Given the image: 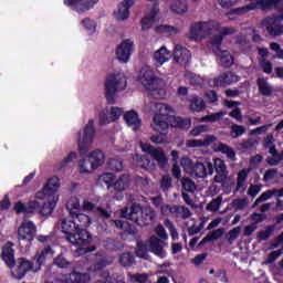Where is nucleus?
Instances as JSON below:
<instances>
[{
  "label": "nucleus",
  "instance_id": "6e6d98bb",
  "mask_svg": "<svg viewBox=\"0 0 283 283\" xmlns=\"http://www.w3.org/2000/svg\"><path fill=\"white\" fill-rule=\"evenodd\" d=\"M182 188L185 191H189L190 193H193L196 191V182L189 178H184L181 180Z\"/></svg>",
  "mask_w": 283,
  "mask_h": 283
},
{
  "label": "nucleus",
  "instance_id": "49530a36",
  "mask_svg": "<svg viewBox=\"0 0 283 283\" xmlns=\"http://www.w3.org/2000/svg\"><path fill=\"white\" fill-rule=\"evenodd\" d=\"M258 85H259V92H261L263 96H271L273 88H271V85H269V82H266V80L259 78Z\"/></svg>",
  "mask_w": 283,
  "mask_h": 283
},
{
  "label": "nucleus",
  "instance_id": "69168bd1",
  "mask_svg": "<svg viewBox=\"0 0 283 283\" xmlns=\"http://www.w3.org/2000/svg\"><path fill=\"white\" fill-rule=\"evenodd\" d=\"M209 130L208 125H199L190 130V136H200V134H205V132Z\"/></svg>",
  "mask_w": 283,
  "mask_h": 283
},
{
  "label": "nucleus",
  "instance_id": "b1692460",
  "mask_svg": "<svg viewBox=\"0 0 283 283\" xmlns=\"http://www.w3.org/2000/svg\"><path fill=\"white\" fill-rule=\"evenodd\" d=\"M1 258L3 262L7 264V266H14V243L7 242L2 247Z\"/></svg>",
  "mask_w": 283,
  "mask_h": 283
},
{
  "label": "nucleus",
  "instance_id": "0eeeda50",
  "mask_svg": "<svg viewBox=\"0 0 283 283\" xmlns=\"http://www.w3.org/2000/svg\"><path fill=\"white\" fill-rule=\"evenodd\" d=\"M9 269H11L13 280H23L28 273H39L41 271V266H36L34 262L27 258H18Z\"/></svg>",
  "mask_w": 283,
  "mask_h": 283
},
{
  "label": "nucleus",
  "instance_id": "ddd939ff",
  "mask_svg": "<svg viewBox=\"0 0 283 283\" xmlns=\"http://www.w3.org/2000/svg\"><path fill=\"white\" fill-rule=\"evenodd\" d=\"M101 0H64V6L72 8L77 14H85L94 10Z\"/></svg>",
  "mask_w": 283,
  "mask_h": 283
},
{
  "label": "nucleus",
  "instance_id": "58836bf2",
  "mask_svg": "<svg viewBox=\"0 0 283 283\" xmlns=\"http://www.w3.org/2000/svg\"><path fill=\"white\" fill-rule=\"evenodd\" d=\"M214 149L216 151H220L221 154H224V156H227V158H229L230 160H235V151L231 147L222 143H219V144H216Z\"/></svg>",
  "mask_w": 283,
  "mask_h": 283
},
{
  "label": "nucleus",
  "instance_id": "72a5a7b5",
  "mask_svg": "<svg viewBox=\"0 0 283 283\" xmlns=\"http://www.w3.org/2000/svg\"><path fill=\"white\" fill-rule=\"evenodd\" d=\"M167 120L168 125H171V127H182L184 129L191 127V119H181L180 117L174 116V114H171Z\"/></svg>",
  "mask_w": 283,
  "mask_h": 283
},
{
  "label": "nucleus",
  "instance_id": "bf43d9fd",
  "mask_svg": "<svg viewBox=\"0 0 283 283\" xmlns=\"http://www.w3.org/2000/svg\"><path fill=\"white\" fill-rule=\"evenodd\" d=\"M150 140L151 143H155V145H165V143H169L167 134L153 135L150 136Z\"/></svg>",
  "mask_w": 283,
  "mask_h": 283
},
{
  "label": "nucleus",
  "instance_id": "393cba45",
  "mask_svg": "<svg viewBox=\"0 0 283 283\" xmlns=\"http://www.w3.org/2000/svg\"><path fill=\"white\" fill-rule=\"evenodd\" d=\"M218 138L213 135H208L202 139H189L186 142V147L196 148V147H209L212 143H216Z\"/></svg>",
  "mask_w": 283,
  "mask_h": 283
},
{
  "label": "nucleus",
  "instance_id": "6e6552de",
  "mask_svg": "<svg viewBox=\"0 0 283 283\" xmlns=\"http://www.w3.org/2000/svg\"><path fill=\"white\" fill-rule=\"evenodd\" d=\"M281 1L282 0H251L250 4L234 9L229 13V15L247 14V12H251V10H258V8L260 10H273V8L277 10Z\"/></svg>",
  "mask_w": 283,
  "mask_h": 283
},
{
  "label": "nucleus",
  "instance_id": "2eb2a0df",
  "mask_svg": "<svg viewBox=\"0 0 283 283\" xmlns=\"http://www.w3.org/2000/svg\"><path fill=\"white\" fill-rule=\"evenodd\" d=\"M263 147L264 149H268L270 156L268 157V164L269 165H277L280 160H282V155L277 153V149L275 148V137L273 134H268L263 139Z\"/></svg>",
  "mask_w": 283,
  "mask_h": 283
},
{
  "label": "nucleus",
  "instance_id": "1a4fd4ad",
  "mask_svg": "<svg viewBox=\"0 0 283 283\" xmlns=\"http://www.w3.org/2000/svg\"><path fill=\"white\" fill-rule=\"evenodd\" d=\"M96 137V128L94 127V119H90L82 132L77 134V147L80 151H85L92 147L94 138Z\"/></svg>",
  "mask_w": 283,
  "mask_h": 283
},
{
  "label": "nucleus",
  "instance_id": "0e129e2a",
  "mask_svg": "<svg viewBox=\"0 0 283 283\" xmlns=\"http://www.w3.org/2000/svg\"><path fill=\"white\" fill-rule=\"evenodd\" d=\"M119 262L123 266H129L134 263V256L130 253H124L120 255Z\"/></svg>",
  "mask_w": 283,
  "mask_h": 283
},
{
  "label": "nucleus",
  "instance_id": "4be33fe9",
  "mask_svg": "<svg viewBox=\"0 0 283 283\" xmlns=\"http://www.w3.org/2000/svg\"><path fill=\"white\" fill-rule=\"evenodd\" d=\"M159 12L160 9L158 8V6H155L150 10H148L145 17L142 19V30H149V28H151V25L156 23Z\"/></svg>",
  "mask_w": 283,
  "mask_h": 283
},
{
  "label": "nucleus",
  "instance_id": "f257e3e1",
  "mask_svg": "<svg viewBox=\"0 0 283 283\" xmlns=\"http://www.w3.org/2000/svg\"><path fill=\"white\" fill-rule=\"evenodd\" d=\"M61 180L59 177H52L46 185L35 193V200H31L28 205V213H41V216H50L59 202V189Z\"/></svg>",
  "mask_w": 283,
  "mask_h": 283
},
{
  "label": "nucleus",
  "instance_id": "cd10ccee",
  "mask_svg": "<svg viewBox=\"0 0 283 283\" xmlns=\"http://www.w3.org/2000/svg\"><path fill=\"white\" fill-rule=\"evenodd\" d=\"M72 218L75 221V223L77 226V230L80 232L85 231V229H87V227H90L92 224V218H90V216H87L85 213L77 212Z\"/></svg>",
  "mask_w": 283,
  "mask_h": 283
},
{
  "label": "nucleus",
  "instance_id": "9d476101",
  "mask_svg": "<svg viewBox=\"0 0 283 283\" xmlns=\"http://www.w3.org/2000/svg\"><path fill=\"white\" fill-rule=\"evenodd\" d=\"M139 147L144 154H149V156L158 163L159 167H165L167 163H169V159L167 158V155H165V150L163 148H156L147 142H139Z\"/></svg>",
  "mask_w": 283,
  "mask_h": 283
},
{
  "label": "nucleus",
  "instance_id": "a878e982",
  "mask_svg": "<svg viewBox=\"0 0 283 283\" xmlns=\"http://www.w3.org/2000/svg\"><path fill=\"white\" fill-rule=\"evenodd\" d=\"M150 127L153 132H157V134H167V130L169 129V123L167 119L154 116L150 123Z\"/></svg>",
  "mask_w": 283,
  "mask_h": 283
},
{
  "label": "nucleus",
  "instance_id": "7c9ffc66",
  "mask_svg": "<svg viewBox=\"0 0 283 283\" xmlns=\"http://www.w3.org/2000/svg\"><path fill=\"white\" fill-rule=\"evenodd\" d=\"M206 107L207 104H205V99H202V97H199L198 95H192L189 98V109L191 112H205Z\"/></svg>",
  "mask_w": 283,
  "mask_h": 283
},
{
  "label": "nucleus",
  "instance_id": "4c0bfd02",
  "mask_svg": "<svg viewBox=\"0 0 283 283\" xmlns=\"http://www.w3.org/2000/svg\"><path fill=\"white\" fill-rule=\"evenodd\" d=\"M129 175H122L113 182V187L115 191H125L129 188Z\"/></svg>",
  "mask_w": 283,
  "mask_h": 283
},
{
  "label": "nucleus",
  "instance_id": "e433bc0d",
  "mask_svg": "<svg viewBox=\"0 0 283 283\" xmlns=\"http://www.w3.org/2000/svg\"><path fill=\"white\" fill-rule=\"evenodd\" d=\"M95 167L92 164L91 159L88 157L81 159L78 161V171L80 174L87 175V174H94Z\"/></svg>",
  "mask_w": 283,
  "mask_h": 283
},
{
  "label": "nucleus",
  "instance_id": "bb28decb",
  "mask_svg": "<svg viewBox=\"0 0 283 283\" xmlns=\"http://www.w3.org/2000/svg\"><path fill=\"white\" fill-rule=\"evenodd\" d=\"M170 11L174 14H187L189 11V4L187 3V0H172L170 2Z\"/></svg>",
  "mask_w": 283,
  "mask_h": 283
},
{
  "label": "nucleus",
  "instance_id": "f704fd0d",
  "mask_svg": "<svg viewBox=\"0 0 283 283\" xmlns=\"http://www.w3.org/2000/svg\"><path fill=\"white\" fill-rule=\"evenodd\" d=\"M80 25L83 28V30H85L86 34H96V30L98 28V24L95 22V20L91 18L82 19Z\"/></svg>",
  "mask_w": 283,
  "mask_h": 283
},
{
  "label": "nucleus",
  "instance_id": "de8ad7c7",
  "mask_svg": "<svg viewBox=\"0 0 283 283\" xmlns=\"http://www.w3.org/2000/svg\"><path fill=\"white\" fill-rule=\"evenodd\" d=\"M53 256H54V252L50 248L44 249L39 255L35 266H40V271H41V266H43V262H45L48 258H53Z\"/></svg>",
  "mask_w": 283,
  "mask_h": 283
},
{
  "label": "nucleus",
  "instance_id": "338daca9",
  "mask_svg": "<svg viewBox=\"0 0 283 283\" xmlns=\"http://www.w3.org/2000/svg\"><path fill=\"white\" fill-rule=\"evenodd\" d=\"M226 81V85H231L232 83H238L240 81V77L233 73H223V77Z\"/></svg>",
  "mask_w": 283,
  "mask_h": 283
},
{
  "label": "nucleus",
  "instance_id": "412c9836",
  "mask_svg": "<svg viewBox=\"0 0 283 283\" xmlns=\"http://www.w3.org/2000/svg\"><path fill=\"white\" fill-rule=\"evenodd\" d=\"M171 59V51L167 50V46H161L159 50L155 51L153 55V61L156 67H163Z\"/></svg>",
  "mask_w": 283,
  "mask_h": 283
},
{
  "label": "nucleus",
  "instance_id": "680f3d73",
  "mask_svg": "<svg viewBox=\"0 0 283 283\" xmlns=\"http://www.w3.org/2000/svg\"><path fill=\"white\" fill-rule=\"evenodd\" d=\"M220 205H222V197H217L207 206L208 211H218L220 209Z\"/></svg>",
  "mask_w": 283,
  "mask_h": 283
},
{
  "label": "nucleus",
  "instance_id": "dca6fc26",
  "mask_svg": "<svg viewBox=\"0 0 283 283\" xmlns=\"http://www.w3.org/2000/svg\"><path fill=\"white\" fill-rule=\"evenodd\" d=\"M36 237V224L30 220H24L18 228V240L32 242Z\"/></svg>",
  "mask_w": 283,
  "mask_h": 283
},
{
  "label": "nucleus",
  "instance_id": "4d7b16f0",
  "mask_svg": "<svg viewBox=\"0 0 283 283\" xmlns=\"http://www.w3.org/2000/svg\"><path fill=\"white\" fill-rule=\"evenodd\" d=\"M213 163H214V169H216L217 174L227 172V164H224V160H222L220 158H214Z\"/></svg>",
  "mask_w": 283,
  "mask_h": 283
},
{
  "label": "nucleus",
  "instance_id": "79ce46f5",
  "mask_svg": "<svg viewBox=\"0 0 283 283\" xmlns=\"http://www.w3.org/2000/svg\"><path fill=\"white\" fill-rule=\"evenodd\" d=\"M113 15L116 21H127L129 19V10L119 4L117 10L114 11Z\"/></svg>",
  "mask_w": 283,
  "mask_h": 283
},
{
  "label": "nucleus",
  "instance_id": "2f4dec72",
  "mask_svg": "<svg viewBox=\"0 0 283 283\" xmlns=\"http://www.w3.org/2000/svg\"><path fill=\"white\" fill-rule=\"evenodd\" d=\"M276 198H282L283 191H280V189H272L264 191L253 203V207H258L260 202H266V200H271V198L275 197Z\"/></svg>",
  "mask_w": 283,
  "mask_h": 283
},
{
  "label": "nucleus",
  "instance_id": "09e8293b",
  "mask_svg": "<svg viewBox=\"0 0 283 283\" xmlns=\"http://www.w3.org/2000/svg\"><path fill=\"white\" fill-rule=\"evenodd\" d=\"M155 30L156 32H159V34H178V29L167 24H159Z\"/></svg>",
  "mask_w": 283,
  "mask_h": 283
},
{
  "label": "nucleus",
  "instance_id": "a19ab883",
  "mask_svg": "<svg viewBox=\"0 0 283 283\" xmlns=\"http://www.w3.org/2000/svg\"><path fill=\"white\" fill-rule=\"evenodd\" d=\"M223 116H227V112L220 111L201 117L200 123H218V120H222Z\"/></svg>",
  "mask_w": 283,
  "mask_h": 283
},
{
  "label": "nucleus",
  "instance_id": "20e7f679",
  "mask_svg": "<svg viewBox=\"0 0 283 283\" xmlns=\"http://www.w3.org/2000/svg\"><path fill=\"white\" fill-rule=\"evenodd\" d=\"M127 87V77L120 71H112L106 74L104 80V95L107 103L116 101V94L125 91Z\"/></svg>",
  "mask_w": 283,
  "mask_h": 283
},
{
  "label": "nucleus",
  "instance_id": "f3484780",
  "mask_svg": "<svg viewBox=\"0 0 283 283\" xmlns=\"http://www.w3.org/2000/svg\"><path fill=\"white\" fill-rule=\"evenodd\" d=\"M120 116H123V108L116 106L104 108L99 113V123L101 125H109V123L118 120Z\"/></svg>",
  "mask_w": 283,
  "mask_h": 283
},
{
  "label": "nucleus",
  "instance_id": "aec40b11",
  "mask_svg": "<svg viewBox=\"0 0 283 283\" xmlns=\"http://www.w3.org/2000/svg\"><path fill=\"white\" fill-rule=\"evenodd\" d=\"M124 120L133 132H138V129L143 127V119H140V116L136 111L132 109L124 113Z\"/></svg>",
  "mask_w": 283,
  "mask_h": 283
},
{
  "label": "nucleus",
  "instance_id": "37998d69",
  "mask_svg": "<svg viewBox=\"0 0 283 283\" xmlns=\"http://www.w3.org/2000/svg\"><path fill=\"white\" fill-rule=\"evenodd\" d=\"M222 235H224V229L220 228L218 230H214L211 234H208L206 238H203L199 244L200 247H203V244H207V242L219 240V238H222Z\"/></svg>",
  "mask_w": 283,
  "mask_h": 283
},
{
  "label": "nucleus",
  "instance_id": "4468645a",
  "mask_svg": "<svg viewBox=\"0 0 283 283\" xmlns=\"http://www.w3.org/2000/svg\"><path fill=\"white\" fill-rule=\"evenodd\" d=\"M132 54H134V41L129 39L122 41L115 50V55L119 63H129Z\"/></svg>",
  "mask_w": 283,
  "mask_h": 283
},
{
  "label": "nucleus",
  "instance_id": "774afa93",
  "mask_svg": "<svg viewBox=\"0 0 283 283\" xmlns=\"http://www.w3.org/2000/svg\"><path fill=\"white\" fill-rule=\"evenodd\" d=\"M283 253V250H275L271 252L265 261V264H273L277 258H280Z\"/></svg>",
  "mask_w": 283,
  "mask_h": 283
},
{
  "label": "nucleus",
  "instance_id": "ea45409f",
  "mask_svg": "<svg viewBox=\"0 0 283 283\" xmlns=\"http://www.w3.org/2000/svg\"><path fill=\"white\" fill-rule=\"evenodd\" d=\"M133 160L135 165H137V167H142V169H151V159L147 156L135 155Z\"/></svg>",
  "mask_w": 283,
  "mask_h": 283
},
{
  "label": "nucleus",
  "instance_id": "5701e85b",
  "mask_svg": "<svg viewBox=\"0 0 283 283\" xmlns=\"http://www.w3.org/2000/svg\"><path fill=\"white\" fill-rule=\"evenodd\" d=\"M174 59L176 63L185 65L186 63H189V61H191V52L187 48L177 44L174 51Z\"/></svg>",
  "mask_w": 283,
  "mask_h": 283
},
{
  "label": "nucleus",
  "instance_id": "603ef678",
  "mask_svg": "<svg viewBox=\"0 0 283 283\" xmlns=\"http://www.w3.org/2000/svg\"><path fill=\"white\" fill-rule=\"evenodd\" d=\"M108 167L109 169H112V171H123V169L125 168L123 166V160L116 158H112L108 160Z\"/></svg>",
  "mask_w": 283,
  "mask_h": 283
},
{
  "label": "nucleus",
  "instance_id": "39448f33",
  "mask_svg": "<svg viewBox=\"0 0 283 283\" xmlns=\"http://www.w3.org/2000/svg\"><path fill=\"white\" fill-rule=\"evenodd\" d=\"M180 166L182 167L184 171L192 178H207V175L213 176V163L211 159L203 158L196 164L193 160L188 156H184L180 159Z\"/></svg>",
  "mask_w": 283,
  "mask_h": 283
},
{
  "label": "nucleus",
  "instance_id": "a18cd8bd",
  "mask_svg": "<svg viewBox=\"0 0 283 283\" xmlns=\"http://www.w3.org/2000/svg\"><path fill=\"white\" fill-rule=\"evenodd\" d=\"M114 174L112 172H106L99 176L98 182L99 185H106L107 189H112L114 187Z\"/></svg>",
  "mask_w": 283,
  "mask_h": 283
},
{
  "label": "nucleus",
  "instance_id": "f03ea898",
  "mask_svg": "<svg viewBox=\"0 0 283 283\" xmlns=\"http://www.w3.org/2000/svg\"><path fill=\"white\" fill-rule=\"evenodd\" d=\"M60 229L62 233L67 235L69 242L77 247L76 253L78 255H85V253H90L94 251V248L90 249L87 245L92 242V237L87 230H78V226L74 218H64L60 221Z\"/></svg>",
  "mask_w": 283,
  "mask_h": 283
},
{
  "label": "nucleus",
  "instance_id": "052dcab7",
  "mask_svg": "<svg viewBox=\"0 0 283 283\" xmlns=\"http://www.w3.org/2000/svg\"><path fill=\"white\" fill-rule=\"evenodd\" d=\"M242 229L240 227L233 228L232 230L229 231L228 233V241L230 244H233L235 240H238V235H240Z\"/></svg>",
  "mask_w": 283,
  "mask_h": 283
},
{
  "label": "nucleus",
  "instance_id": "8fccbe9b",
  "mask_svg": "<svg viewBox=\"0 0 283 283\" xmlns=\"http://www.w3.org/2000/svg\"><path fill=\"white\" fill-rule=\"evenodd\" d=\"M73 160H76V153H70L62 161L56 165L57 171L65 169L66 165H70Z\"/></svg>",
  "mask_w": 283,
  "mask_h": 283
},
{
  "label": "nucleus",
  "instance_id": "f8f14e48",
  "mask_svg": "<svg viewBox=\"0 0 283 283\" xmlns=\"http://www.w3.org/2000/svg\"><path fill=\"white\" fill-rule=\"evenodd\" d=\"M145 112H153L158 118L168 120L171 114H174V108L168 104L158 102H146Z\"/></svg>",
  "mask_w": 283,
  "mask_h": 283
},
{
  "label": "nucleus",
  "instance_id": "6ab92c4d",
  "mask_svg": "<svg viewBox=\"0 0 283 283\" xmlns=\"http://www.w3.org/2000/svg\"><path fill=\"white\" fill-rule=\"evenodd\" d=\"M165 247H167V242L158 239V237H151L149 239L148 249L150 253H154V255H157V258H167V251H165Z\"/></svg>",
  "mask_w": 283,
  "mask_h": 283
},
{
  "label": "nucleus",
  "instance_id": "423d86ee",
  "mask_svg": "<svg viewBox=\"0 0 283 283\" xmlns=\"http://www.w3.org/2000/svg\"><path fill=\"white\" fill-rule=\"evenodd\" d=\"M220 28H222V24H220L218 20L195 23L190 29V39H192V41H202V39L211 36L213 32H218Z\"/></svg>",
  "mask_w": 283,
  "mask_h": 283
},
{
  "label": "nucleus",
  "instance_id": "473e14b6",
  "mask_svg": "<svg viewBox=\"0 0 283 283\" xmlns=\"http://www.w3.org/2000/svg\"><path fill=\"white\" fill-rule=\"evenodd\" d=\"M87 157L92 161L95 169H98V167H103V165H105V153L102 150H94Z\"/></svg>",
  "mask_w": 283,
  "mask_h": 283
},
{
  "label": "nucleus",
  "instance_id": "13d9d810",
  "mask_svg": "<svg viewBox=\"0 0 283 283\" xmlns=\"http://www.w3.org/2000/svg\"><path fill=\"white\" fill-rule=\"evenodd\" d=\"M260 67L263 70L265 74H271L273 72V63L266 59L260 60Z\"/></svg>",
  "mask_w": 283,
  "mask_h": 283
},
{
  "label": "nucleus",
  "instance_id": "5fc2aeb1",
  "mask_svg": "<svg viewBox=\"0 0 283 283\" xmlns=\"http://www.w3.org/2000/svg\"><path fill=\"white\" fill-rule=\"evenodd\" d=\"M244 132H247V127L240 126V125H232L230 136L232 138H238L239 136H242V134H244Z\"/></svg>",
  "mask_w": 283,
  "mask_h": 283
},
{
  "label": "nucleus",
  "instance_id": "c03bdc74",
  "mask_svg": "<svg viewBox=\"0 0 283 283\" xmlns=\"http://www.w3.org/2000/svg\"><path fill=\"white\" fill-rule=\"evenodd\" d=\"M115 227L117 229H123L128 235H136V229L132 227L128 222L122 221V220H115L114 221Z\"/></svg>",
  "mask_w": 283,
  "mask_h": 283
},
{
  "label": "nucleus",
  "instance_id": "e2e57ef3",
  "mask_svg": "<svg viewBox=\"0 0 283 283\" xmlns=\"http://www.w3.org/2000/svg\"><path fill=\"white\" fill-rule=\"evenodd\" d=\"M260 191H262V185L251 184L250 187L248 188V196H250L251 198H255V196H258V193H260Z\"/></svg>",
  "mask_w": 283,
  "mask_h": 283
},
{
  "label": "nucleus",
  "instance_id": "864d4df0",
  "mask_svg": "<svg viewBox=\"0 0 283 283\" xmlns=\"http://www.w3.org/2000/svg\"><path fill=\"white\" fill-rule=\"evenodd\" d=\"M143 220L144 224H149V222H154L156 218V212L153 209H146L143 211Z\"/></svg>",
  "mask_w": 283,
  "mask_h": 283
},
{
  "label": "nucleus",
  "instance_id": "3c124183",
  "mask_svg": "<svg viewBox=\"0 0 283 283\" xmlns=\"http://www.w3.org/2000/svg\"><path fill=\"white\" fill-rule=\"evenodd\" d=\"M109 264H112V261L102 260L99 263L88 268V273H98L101 275V271H103L105 266H109Z\"/></svg>",
  "mask_w": 283,
  "mask_h": 283
},
{
  "label": "nucleus",
  "instance_id": "c756f323",
  "mask_svg": "<svg viewBox=\"0 0 283 283\" xmlns=\"http://www.w3.org/2000/svg\"><path fill=\"white\" fill-rule=\"evenodd\" d=\"M140 211H142L140 206L133 205L130 207V209L125 208L124 210H122V218H126L128 220H133L137 224H140L139 223V219H138V213H140Z\"/></svg>",
  "mask_w": 283,
  "mask_h": 283
},
{
  "label": "nucleus",
  "instance_id": "c9c22d12",
  "mask_svg": "<svg viewBox=\"0 0 283 283\" xmlns=\"http://www.w3.org/2000/svg\"><path fill=\"white\" fill-rule=\"evenodd\" d=\"M66 209L71 218H74L76 213L81 212V200L76 197H71L66 203Z\"/></svg>",
  "mask_w": 283,
  "mask_h": 283
},
{
  "label": "nucleus",
  "instance_id": "9b49d317",
  "mask_svg": "<svg viewBox=\"0 0 283 283\" xmlns=\"http://www.w3.org/2000/svg\"><path fill=\"white\" fill-rule=\"evenodd\" d=\"M220 45H222V38H214L211 42H210V48L212 50V52H214L216 55H218L219 57V63L223 66V67H231V65H233V55H231V53H229V51L220 50Z\"/></svg>",
  "mask_w": 283,
  "mask_h": 283
},
{
  "label": "nucleus",
  "instance_id": "7ed1b4c3",
  "mask_svg": "<svg viewBox=\"0 0 283 283\" xmlns=\"http://www.w3.org/2000/svg\"><path fill=\"white\" fill-rule=\"evenodd\" d=\"M138 81L145 87V90L150 92L154 98L160 99L167 96V90H165V81L156 76V73H154V70L150 69V66L142 67L138 75Z\"/></svg>",
  "mask_w": 283,
  "mask_h": 283
},
{
  "label": "nucleus",
  "instance_id": "c85d7f7f",
  "mask_svg": "<svg viewBox=\"0 0 283 283\" xmlns=\"http://www.w3.org/2000/svg\"><path fill=\"white\" fill-rule=\"evenodd\" d=\"M251 172V168H243L241 171H239L237 177V188L235 191H239L240 193H244L247 191V178H249V174Z\"/></svg>",
  "mask_w": 283,
  "mask_h": 283
},
{
  "label": "nucleus",
  "instance_id": "a211bd4d",
  "mask_svg": "<svg viewBox=\"0 0 283 283\" xmlns=\"http://www.w3.org/2000/svg\"><path fill=\"white\" fill-rule=\"evenodd\" d=\"M64 283H87L90 282V273L81 271V268H75L71 273L62 275Z\"/></svg>",
  "mask_w": 283,
  "mask_h": 283
}]
</instances>
